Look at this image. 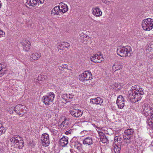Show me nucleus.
<instances>
[{"label": "nucleus", "mask_w": 153, "mask_h": 153, "mask_svg": "<svg viewBox=\"0 0 153 153\" xmlns=\"http://www.w3.org/2000/svg\"><path fill=\"white\" fill-rule=\"evenodd\" d=\"M43 134H47L46 133H43Z\"/></svg>", "instance_id": "nucleus-55"}, {"label": "nucleus", "mask_w": 153, "mask_h": 153, "mask_svg": "<svg viewBox=\"0 0 153 153\" xmlns=\"http://www.w3.org/2000/svg\"><path fill=\"white\" fill-rule=\"evenodd\" d=\"M106 134H108V132L107 133H106Z\"/></svg>", "instance_id": "nucleus-56"}, {"label": "nucleus", "mask_w": 153, "mask_h": 153, "mask_svg": "<svg viewBox=\"0 0 153 153\" xmlns=\"http://www.w3.org/2000/svg\"><path fill=\"white\" fill-rule=\"evenodd\" d=\"M27 1L25 3L26 6L29 5V6H33L37 4L38 5L39 4H42L44 3L45 0H26Z\"/></svg>", "instance_id": "nucleus-10"}, {"label": "nucleus", "mask_w": 153, "mask_h": 153, "mask_svg": "<svg viewBox=\"0 0 153 153\" xmlns=\"http://www.w3.org/2000/svg\"><path fill=\"white\" fill-rule=\"evenodd\" d=\"M70 46V44L67 42H63V48H67Z\"/></svg>", "instance_id": "nucleus-41"}, {"label": "nucleus", "mask_w": 153, "mask_h": 153, "mask_svg": "<svg viewBox=\"0 0 153 153\" xmlns=\"http://www.w3.org/2000/svg\"><path fill=\"white\" fill-rule=\"evenodd\" d=\"M131 48L129 46H126L118 48L117 50V54L122 57H126L131 56Z\"/></svg>", "instance_id": "nucleus-1"}, {"label": "nucleus", "mask_w": 153, "mask_h": 153, "mask_svg": "<svg viewBox=\"0 0 153 153\" xmlns=\"http://www.w3.org/2000/svg\"><path fill=\"white\" fill-rule=\"evenodd\" d=\"M134 133V129L131 128L127 129L124 132L125 134H133Z\"/></svg>", "instance_id": "nucleus-34"}, {"label": "nucleus", "mask_w": 153, "mask_h": 153, "mask_svg": "<svg viewBox=\"0 0 153 153\" xmlns=\"http://www.w3.org/2000/svg\"><path fill=\"white\" fill-rule=\"evenodd\" d=\"M14 108L13 107L9 108L8 109V112L10 114H12L13 113Z\"/></svg>", "instance_id": "nucleus-42"}, {"label": "nucleus", "mask_w": 153, "mask_h": 153, "mask_svg": "<svg viewBox=\"0 0 153 153\" xmlns=\"http://www.w3.org/2000/svg\"><path fill=\"white\" fill-rule=\"evenodd\" d=\"M62 97L66 102H67L71 100V99L73 98V96L70 94H65L62 95Z\"/></svg>", "instance_id": "nucleus-23"}, {"label": "nucleus", "mask_w": 153, "mask_h": 153, "mask_svg": "<svg viewBox=\"0 0 153 153\" xmlns=\"http://www.w3.org/2000/svg\"><path fill=\"white\" fill-rule=\"evenodd\" d=\"M6 131V129L2 126V125H0V134H4Z\"/></svg>", "instance_id": "nucleus-37"}, {"label": "nucleus", "mask_w": 153, "mask_h": 153, "mask_svg": "<svg viewBox=\"0 0 153 153\" xmlns=\"http://www.w3.org/2000/svg\"><path fill=\"white\" fill-rule=\"evenodd\" d=\"M130 135L131 134H125V135H123V137L124 138V139L128 140L130 139L131 137Z\"/></svg>", "instance_id": "nucleus-38"}, {"label": "nucleus", "mask_w": 153, "mask_h": 153, "mask_svg": "<svg viewBox=\"0 0 153 153\" xmlns=\"http://www.w3.org/2000/svg\"><path fill=\"white\" fill-rule=\"evenodd\" d=\"M70 113L72 116L75 117H81L83 114V112L81 110L74 108L71 110Z\"/></svg>", "instance_id": "nucleus-12"}, {"label": "nucleus", "mask_w": 153, "mask_h": 153, "mask_svg": "<svg viewBox=\"0 0 153 153\" xmlns=\"http://www.w3.org/2000/svg\"><path fill=\"white\" fill-rule=\"evenodd\" d=\"M63 42H61L60 43H58L57 44V48L58 49H62L63 48Z\"/></svg>", "instance_id": "nucleus-35"}, {"label": "nucleus", "mask_w": 153, "mask_h": 153, "mask_svg": "<svg viewBox=\"0 0 153 153\" xmlns=\"http://www.w3.org/2000/svg\"><path fill=\"white\" fill-rule=\"evenodd\" d=\"M5 36V33L0 28V38Z\"/></svg>", "instance_id": "nucleus-39"}, {"label": "nucleus", "mask_w": 153, "mask_h": 153, "mask_svg": "<svg viewBox=\"0 0 153 153\" xmlns=\"http://www.w3.org/2000/svg\"><path fill=\"white\" fill-rule=\"evenodd\" d=\"M99 136H100V139H101V141H103V140H101V137H102V134H99ZM102 142L103 143H105V142H103V141H102Z\"/></svg>", "instance_id": "nucleus-50"}, {"label": "nucleus", "mask_w": 153, "mask_h": 153, "mask_svg": "<svg viewBox=\"0 0 153 153\" xmlns=\"http://www.w3.org/2000/svg\"><path fill=\"white\" fill-rule=\"evenodd\" d=\"M71 124V122L69 118L65 117L64 121L59 125V128H62L64 127L65 128H67Z\"/></svg>", "instance_id": "nucleus-13"}, {"label": "nucleus", "mask_w": 153, "mask_h": 153, "mask_svg": "<svg viewBox=\"0 0 153 153\" xmlns=\"http://www.w3.org/2000/svg\"><path fill=\"white\" fill-rule=\"evenodd\" d=\"M62 56H63V57H65L66 56V53H65V52H66V51H62Z\"/></svg>", "instance_id": "nucleus-47"}, {"label": "nucleus", "mask_w": 153, "mask_h": 153, "mask_svg": "<svg viewBox=\"0 0 153 153\" xmlns=\"http://www.w3.org/2000/svg\"><path fill=\"white\" fill-rule=\"evenodd\" d=\"M21 43L23 46V50L25 51H28L30 46V42L28 40H25V41H22Z\"/></svg>", "instance_id": "nucleus-15"}, {"label": "nucleus", "mask_w": 153, "mask_h": 153, "mask_svg": "<svg viewBox=\"0 0 153 153\" xmlns=\"http://www.w3.org/2000/svg\"><path fill=\"white\" fill-rule=\"evenodd\" d=\"M129 96L132 99L133 102H135L140 100L142 98V96L143 95H141L140 94V92L138 91L135 93H132V92H130L129 94Z\"/></svg>", "instance_id": "nucleus-7"}, {"label": "nucleus", "mask_w": 153, "mask_h": 153, "mask_svg": "<svg viewBox=\"0 0 153 153\" xmlns=\"http://www.w3.org/2000/svg\"><path fill=\"white\" fill-rule=\"evenodd\" d=\"M90 102L95 104H100V105H103L102 103H103V100L102 99L99 97H97L94 99H91Z\"/></svg>", "instance_id": "nucleus-19"}, {"label": "nucleus", "mask_w": 153, "mask_h": 153, "mask_svg": "<svg viewBox=\"0 0 153 153\" xmlns=\"http://www.w3.org/2000/svg\"><path fill=\"white\" fill-rule=\"evenodd\" d=\"M142 114L145 116L147 117L150 114L151 115L153 112V108L151 107L150 105L147 103H145L142 105Z\"/></svg>", "instance_id": "nucleus-3"}, {"label": "nucleus", "mask_w": 153, "mask_h": 153, "mask_svg": "<svg viewBox=\"0 0 153 153\" xmlns=\"http://www.w3.org/2000/svg\"><path fill=\"white\" fill-rule=\"evenodd\" d=\"M123 66L120 63H116L114 64L112 67V69L113 71H118L122 68Z\"/></svg>", "instance_id": "nucleus-25"}, {"label": "nucleus", "mask_w": 153, "mask_h": 153, "mask_svg": "<svg viewBox=\"0 0 153 153\" xmlns=\"http://www.w3.org/2000/svg\"><path fill=\"white\" fill-rule=\"evenodd\" d=\"M80 39L81 42L84 43H84L85 44L87 43V41L90 40L89 37L86 34H84L83 33L81 34Z\"/></svg>", "instance_id": "nucleus-18"}, {"label": "nucleus", "mask_w": 153, "mask_h": 153, "mask_svg": "<svg viewBox=\"0 0 153 153\" xmlns=\"http://www.w3.org/2000/svg\"><path fill=\"white\" fill-rule=\"evenodd\" d=\"M67 67V65L66 64L62 65L61 66L62 68H66Z\"/></svg>", "instance_id": "nucleus-48"}, {"label": "nucleus", "mask_w": 153, "mask_h": 153, "mask_svg": "<svg viewBox=\"0 0 153 153\" xmlns=\"http://www.w3.org/2000/svg\"><path fill=\"white\" fill-rule=\"evenodd\" d=\"M60 8L59 6H56L54 7L51 11V14L55 15H60Z\"/></svg>", "instance_id": "nucleus-21"}, {"label": "nucleus", "mask_w": 153, "mask_h": 153, "mask_svg": "<svg viewBox=\"0 0 153 153\" xmlns=\"http://www.w3.org/2000/svg\"><path fill=\"white\" fill-rule=\"evenodd\" d=\"M147 123L149 127L153 129V112L149 118H148L147 121Z\"/></svg>", "instance_id": "nucleus-24"}, {"label": "nucleus", "mask_w": 153, "mask_h": 153, "mask_svg": "<svg viewBox=\"0 0 153 153\" xmlns=\"http://www.w3.org/2000/svg\"><path fill=\"white\" fill-rule=\"evenodd\" d=\"M122 87V85L120 83H116L114 85V89L116 91H118L119 90L121 89Z\"/></svg>", "instance_id": "nucleus-33"}, {"label": "nucleus", "mask_w": 153, "mask_h": 153, "mask_svg": "<svg viewBox=\"0 0 153 153\" xmlns=\"http://www.w3.org/2000/svg\"><path fill=\"white\" fill-rule=\"evenodd\" d=\"M138 91L140 92V94L141 95H143L144 92L143 91L141 88H140V87L138 85H135L131 87V88L130 91H128L129 94L130 93L132 92V93H135Z\"/></svg>", "instance_id": "nucleus-14"}, {"label": "nucleus", "mask_w": 153, "mask_h": 153, "mask_svg": "<svg viewBox=\"0 0 153 153\" xmlns=\"http://www.w3.org/2000/svg\"><path fill=\"white\" fill-rule=\"evenodd\" d=\"M107 141V140H106Z\"/></svg>", "instance_id": "nucleus-58"}, {"label": "nucleus", "mask_w": 153, "mask_h": 153, "mask_svg": "<svg viewBox=\"0 0 153 153\" xmlns=\"http://www.w3.org/2000/svg\"><path fill=\"white\" fill-rule=\"evenodd\" d=\"M92 75L90 71L84 72L79 75V80L82 82L88 80L92 78Z\"/></svg>", "instance_id": "nucleus-5"}, {"label": "nucleus", "mask_w": 153, "mask_h": 153, "mask_svg": "<svg viewBox=\"0 0 153 153\" xmlns=\"http://www.w3.org/2000/svg\"><path fill=\"white\" fill-rule=\"evenodd\" d=\"M112 0H106V4H109L111 3Z\"/></svg>", "instance_id": "nucleus-46"}, {"label": "nucleus", "mask_w": 153, "mask_h": 153, "mask_svg": "<svg viewBox=\"0 0 153 153\" xmlns=\"http://www.w3.org/2000/svg\"><path fill=\"white\" fill-rule=\"evenodd\" d=\"M70 144L72 148L76 149L79 151L82 150V144L79 142L76 141H74L72 139L71 141Z\"/></svg>", "instance_id": "nucleus-11"}, {"label": "nucleus", "mask_w": 153, "mask_h": 153, "mask_svg": "<svg viewBox=\"0 0 153 153\" xmlns=\"http://www.w3.org/2000/svg\"><path fill=\"white\" fill-rule=\"evenodd\" d=\"M83 143L84 144H87L89 145L93 144V141L91 138L87 137L84 140Z\"/></svg>", "instance_id": "nucleus-26"}, {"label": "nucleus", "mask_w": 153, "mask_h": 153, "mask_svg": "<svg viewBox=\"0 0 153 153\" xmlns=\"http://www.w3.org/2000/svg\"><path fill=\"white\" fill-rule=\"evenodd\" d=\"M25 106L21 104L17 105L15 106L14 108V111L19 115L20 117H22L26 113L25 111L24 112L23 108Z\"/></svg>", "instance_id": "nucleus-8"}, {"label": "nucleus", "mask_w": 153, "mask_h": 153, "mask_svg": "<svg viewBox=\"0 0 153 153\" xmlns=\"http://www.w3.org/2000/svg\"><path fill=\"white\" fill-rule=\"evenodd\" d=\"M72 131V130L70 129L65 132V134H71V133H73Z\"/></svg>", "instance_id": "nucleus-45"}, {"label": "nucleus", "mask_w": 153, "mask_h": 153, "mask_svg": "<svg viewBox=\"0 0 153 153\" xmlns=\"http://www.w3.org/2000/svg\"><path fill=\"white\" fill-rule=\"evenodd\" d=\"M79 151L80 152V153H86L85 152L82 150H82Z\"/></svg>", "instance_id": "nucleus-51"}, {"label": "nucleus", "mask_w": 153, "mask_h": 153, "mask_svg": "<svg viewBox=\"0 0 153 153\" xmlns=\"http://www.w3.org/2000/svg\"><path fill=\"white\" fill-rule=\"evenodd\" d=\"M62 68L61 67H60L59 68V69L60 70H62Z\"/></svg>", "instance_id": "nucleus-53"}, {"label": "nucleus", "mask_w": 153, "mask_h": 153, "mask_svg": "<svg viewBox=\"0 0 153 153\" xmlns=\"http://www.w3.org/2000/svg\"><path fill=\"white\" fill-rule=\"evenodd\" d=\"M123 101H125V100H124V98H123V97L121 95H120L117 97L116 102H119L120 101L123 102Z\"/></svg>", "instance_id": "nucleus-36"}, {"label": "nucleus", "mask_w": 153, "mask_h": 153, "mask_svg": "<svg viewBox=\"0 0 153 153\" xmlns=\"http://www.w3.org/2000/svg\"><path fill=\"white\" fill-rule=\"evenodd\" d=\"M16 144L17 146V147L19 149H22L24 146V142L22 140L20 139L19 140L18 139L16 140Z\"/></svg>", "instance_id": "nucleus-27"}, {"label": "nucleus", "mask_w": 153, "mask_h": 153, "mask_svg": "<svg viewBox=\"0 0 153 153\" xmlns=\"http://www.w3.org/2000/svg\"><path fill=\"white\" fill-rule=\"evenodd\" d=\"M42 145L45 147L48 146L50 143L49 134H42L41 137Z\"/></svg>", "instance_id": "nucleus-9"}, {"label": "nucleus", "mask_w": 153, "mask_h": 153, "mask_svg": "<svg viewBox=\"0 0 153 153\" xmlns=\"http://www.w3.org/2000/svg\"><path fill=\"white\" fill-rule=\"evenodd\" d=\"M100 131H99L98 132V133L99 134H100Z\"/></svg>", "instance_id": "nucleus-54"}, {"label": "nucleus", "mask_w": 153, "mask_h": 153, "mask_svg": "<svg viewBox=\"0 0 153 153\" xmlns=\"http://www.w3.org/2000/svg\"><path fill=\"white\" fill-rule=\"evenodd\" d=\"M142 25L143 30L150 31L153 28V20L150 18L144 19Z\"/></svg>", "instance_id": "nucleus-2"}, {"label": "nucleus", "mask_w": 153, "mask_h": 153, "mask_svg": "<svg viewBox=\"0 0 153 153\" xmlns=\"http://www.w3.org/2000/svg\"><path fill=\"white\" fill-rule=\"evenodd\" d=\"M124 139V138L123 137V135L121 136V134L119 135L118 136H116L114 137V141L115 143H116L117 142L120 143H121L122 140Z\"/></svg>", "instance_id": "nucleus-28"}, {"label": "nucleus", "mask_w": 153, "mask_h": 153, "mask_svg": "<svg viewBox=\"0 0 153 153\" xmlns=\"http://www.w3.org/2000/svg\"><path fill=\"white\" fill-rule=\"evenodd\" d=\"M115 145L114 146V150L115 153H119L120 150V148L119 145H117L116 143H115Z\"/></svg>", "instance_id": "nucleus-31"}, {"label": "nucleus", "mask_w": 153, "mask_h": 153, "mask_svg": "<svg viewBox=\"0 0 153 153\" xmlns=\"http://www.w3.org/2000/svg\"><path fill=\"white\" fill-rule=\"evenodd\" d=\"M41 56V53H32L30 55L29 59L31 62L38 60Z\"/></svg>", "instance_id": "nucleus-16"}, {"label": "nucleus", "mask_w": 153, "mask_h": 153, "mask_svg": "<svg viewBox=\"0 0 153 153\" xmlns=\"http://www.w3.org/2000/svg\"><path fill=\"white\" fill-rule=\"evenodd\" d=\"M50 130L52 132V133H53V134H55V133L56 134L58 132V131L55 129H51Z\"/></svg>", "instance_id": "nucleus-44"}, {"label": "nucleus", "mask_w": 153, "mask_h": 153, "mask_svg": "<svg viewBox=\"0 0 153 153\" xmlns=\"http://www.w3.org/2000/svg\"><path fill=\"white\" fill-rule=\"evenodd\" d=\"M18 140V138L17 137H15L11 138L10 139V141L11 142H13L15 144L16 143L17 140Z\"/></svg>", "instance_id": "nucleus-40"}, {"label": "nucleus", "mask_w": 153, "mask_h": 153, "mask_svg": "<svg viewBox=\"0 0 153 153\" xmlns=\"http://www.w3.org/2000/svg\"><path fill=\"white\" fill-rule=\"evenodd\" d=\"M35 144L33 143H28V145L30 147H33L35 146Z\"/></svg>", "instance_id": "nucleus-43"}, {"label": "nucleus", "mask_w": 153, "mask_h": 153, "mask_svg": "<svg viewBox=\"0 0 153 153\" xmlns=\"http://www.w3.org/2000/svg\"><path fill=\"white\" fill-rule=\"evenodd\" d=\"M4 63L2 62L0 64V77L2 76L5 74V70L2 68V65Z\"/></svg>", "instance_id": "nucleus-30"}, {"label": "nucleus", "mask_w": 153, "mask_h": 153, "mask_svg": "<svg viewBox=\"0 0 153 153\" xmlns=\"http://www.w3.org/2000/svg\"><path fill=\"white\" fill-rule=\"evenodd\" d=\"M125 101L123 102L120 101L119 102H116V103L117 105L118 108L120 109H122L124 106Z\"/></svg>", "instance_id": "nucleus-29"}, {"label": "nucleus", "mask_w": 153, "mask_h": 153, "mask_svg": "<svg viewBox=\"0 0 153 153\" xmlns=\"http://www.w3.org/2000/svg\"><path fill=\"white\" fill-rule=\"evenodd\" d=\"M38 81H41L43 80L44 79H48V77L46 76L43 75H39L38 76Z\"/></svg>", "instance_id": "nucleus-32"}, {"label": "nucleus", "mask_w": 153, "mask_h": 153, "mask_svg": "<svg viewBox=\"0 0 153 153\" xmlns=\"http://www.w3.org/2000/svg\"><path fill=\"white\" fill-rule=\"evenodd\" d=\"M54 94L52 92H49L48 95L43 96L42 97L43 102L46 105L51 104L55 97Z\"/></svg>", "instance_id": "nucleus-4"}, {"label": "nucleus", "mask_w": 153, "mask_h": 153, "mask_svg": "<svg viewBox=\"0 0 153 153\" xmlns=\"http://www.w3.org/2000/svg\"><path fill=\"white\" fill-rule=\"evenodd\" d=\"M92 10V14L97 17L100 16L102 15V12L98 7L93 8Z\"/></svg>", "instance_id": "nucleus-17"}, {"label": "nucleus", "mask_w": 153, "mask_h": 153, "mask_svg": "<svg viewBox=\"0 0 153 153\" xmlns=\"http://www.w3.org/2000/svg\"><path fill=\"white\" fill-rule=\"evenodd\" d=\"M90 60L92 62L95 63H100L104 59L103 56L100 52L94 54L90 58Z\"/></svg>", "instance_id": "nucleus-6"}, {"label": "nucleus", "mask_w": 153, "mask_h": 153, "mask_svg": "<svg viewBox=\"0 0 153 153\" xmlns=\"http://www.w3.org/2000/svg\"><path fill=\"white\" fill-rule=\"evenodd\" d=\"M82 131L81 132V133H82Z\"/></svg>", "instance_id": "nucleus-57"}, {"label": "nucleus", "mask_w": 153, "mask_h": 153, "mask_svg": "<svg viewBox=\"0 0 153 153\" xmlns=\"http://www.w3.org/2000/svg\"><path fill=\"white\" fill-rule=\"evenodd\" d=\"M150 147H151V149L152 150L153 148V145H152V143L151 145L150 146Z\"/></svg>", "instance_id": "nucleus-52"}, {"label": "nucleus", "mask_w": 153, "mask_h": 153, "mask_svg": "<svg viewBox=\"0 0 153 153\" xmlns=\"http://www.w3.org/2000/svg\"><path fill=\"white\" fill-rule=\"evenodd\" d=\"M34 82H38L39 83V81H38V78L37 79H34Z\"/></svg>", "instance_id": "nucleus-49"}, {"label": "nucleus", "mask_w": 153, "mask_h": 153, "mask_svg": "<svg viewBox=\"0 0 153 153\" xmlns=\"http://www.w3.org/2000/svg\"><path fill=\"white\" fill-rule=\"evenodd\" d=\"M59 7H61L60 13H64L68 10V7L67 5L62 2H61L59 4Z\"/></svg>", "instance_id": "nucleus-20"}, {"label": "nucleus", "mask_w": 153, "mask_h": 153, "mask_svg": "<svg viewBox=\"0 0 153 153\" xmlns=\"http://www.w3.org/2000/svg\"><path fill=\"white\" fill-rule=\"evenodd\" d=\"M68 143V137H63L60 139V144L62 147L66 146Z\"/></svg>", "instance_id": "nucleus-22"}]
</instances>
